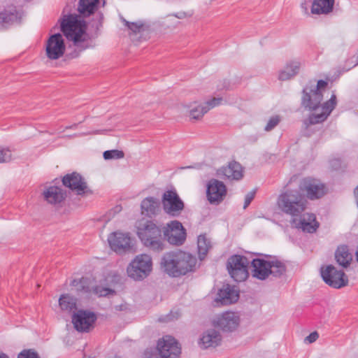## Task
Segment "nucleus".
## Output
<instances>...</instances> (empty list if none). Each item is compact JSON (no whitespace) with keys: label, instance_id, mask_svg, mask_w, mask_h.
Listing matches in <instances>:
<instances>
[{"label":"nucleus","instance_id":"obj_34","mask_svg":"<svg viewBox=\"0 0 358 358\" xmlns=\"http://www.w3.org/2000/svg\"><path fill=\"white\" fill-rule=\"evenodd\" d=\"M122 22L134 34H139L143 30V24L141 22H129L124 18H122Z\"/></svg>","mask_w":358,"mask_h":358},{"label":"nucleus","instance_id":"obj_2","mask_svg":"<svg viewBox=\"0 0 358 358\" xmlns=\"http://www.w3.org/2000/svg\"><path fill=\"white\" fill-rule=\"evenodd\" d=\"M322 93L315 92L312 87L306 85L301 92V105L310 111H313L304 123L306 126L324 122L336 106V96L333 94L327 101L321 104Z\"/></svg>","mask_w":358,"mask_h":358},{"label":"nucleus","instance_id":"obj_4","mask_svg":"<svg viewBox=\"0 0 358 358\" xmlns=\"http://www.w3.org/2000/svg\"><path fill=\"white\" fill-rule=\"evenodd\" d=\"M259 256H264L271 259H265L264 258H255L250 262L252 269V276L259 280H275L280 278L287 271L285 264L277 259L271 257V255L258 254Z\"/></svg>","mask_w":358,"mask_h":358},{"label":"nucleus","instance_id":"obj_22","mask_svg":"<svg viewBox=\"0 0 358 358\" xmlns=\"http://www.w3.org/2000/svg\"><path fill=\"white\" fill-rule=\"evenodd\" d=\"M217 173L231 180H239L243 177V167L236 161L230 162L227 166L222 167L218 170Z\"/></svg>","mask_w":358,"mask_h":358},{"label":"nucleus","instance_id":"obj_11","mask_svg":"<svg viewBox=\"0 0 358 358\" xmlns=\"http://www.w3.org/2000/svg\"><path fill=\"white\" fill-rule=\"evenodd\" d=\"M320 274L324 282L329 286L340 289L348 284V278L342 270H338L332 264L320 268Z\"/></svg>","mask_w":358,"mask_h":358},{"label":"nucleus","instance_id":"obj_45","mask_svg":"<svg viewBox=\"0 0 358 358\" xmlns=\"http://www.w3.org/2000/svg\"><path fill=\"white\" fill-rule=\"evenodd\" d=\"M313 2L312 0H302L301 8L306 14H308V4Z\"/></svg>","mask_w":358,"mask_h":358},{"label":"nucleus","instance_id":"obj_55","mask_svg":"<svg viewBox=\"0 0 358 358\" xmlns=\"http://www.w3.org/2000/svg\"><path fill=\"white\" fill-rule=\"evenodd\" d=\"M115 209L116 212H119L121 210V207L117 206L115 208Z\"/></svg>","mask_w":358,"mask_h":358},{"label":"nucleus","instance_id":"obj_36","mask_svg":"<svg viewBox=\"0 0 358 358\" xmlns=\"http://www.w3.org/2000/svg\"><path fill=\"white\" fill-rule=\"evenodd\" d=\"M280 122V117L279 115H275V116L271 117L268 120V121L264 128V130L266 131H271L279 124Z\"/></svg>","mask_w":358,"mask_h":358},{"label":"nucleus","instance_id":"obj_8","mask_svg":"<svg viewBox=\"0 0 358 358\" xmlns=\"http://www.w3.org/2000/svg\"><path fill=\"white\" fill-rule=\"evenodd\" d=\"M303 196L310 201L322 198L327 194L325 185L319 179L306 177L300 180L298 189Z\"/></svg>","mask_w":358,"mask_h":358},{"label":"nucleus","instance_id":"obj_3","mask_svg":"<svg viewBox=\"0 0 358 358\" xmlns=\"http://www.w3.org/2000/svg\"><path fill=\"white\" fill-rule=\"evenodd\" d=\"M162 269L171 277H179L194 271L196 259L182 250L166 252L161 259Z\"/></svg>","mask_w":358,"mask_h":358},{"label":"nucleus","instance_id":"obj_44","mask_svg":"<svg viewBox=\"0 0 358 358\" xmlns=\"http://www.w3.org/2000/svg\"><path fill=\"white\" fill-rule=\"evenodd\" d=\"M330 165L334 170H338L341 168V161L339 159H334L330 161Z\"/></svg>","mask_w":358,"mask_h":358},{"label":"nucleus","instance_id":"obj_48","mask_svg":"<svg viewBox=\"0 0 358 358\" xmlns=\"http://www.w3.org/2000/svg\"><path fill=\"white\" fill-rule=\"evenodd\" d=\"M354 196L355 197L356 203H357V206L358 208V185L354 189Z\"/></svg>","mask_w":358,"mask_h":358},{"label":"nucleus","instance_id":"obj_39","mask_svg":"<svg viewBox=\"0 0 358 358\" xmlns=\"http://www.w3.org/2000/svg\"><path fill=\"white\" fill-rule=\"evenodd\" d=\"M222 101V98L221 97H215L213 98L211 100L208 101L206 102L205 106L203 107H206L207 108H213L217 106H219Z\"/></svg>","mask_w":358,"mask_h":358},{"label":"nucleus","instance_id":"obj_17","mask_svg":"<svg viewBox=\"0 0 358 358\" xmlns=\"http://www.w3.org/2000/svg\"><path fill=\"white\" fill-rule=\"evenodd\" d=\"M23 12L14 5H10L0 10V31H5L15 24L22 22Z\"/></svg>","mask_w":358,"mask_h":358},{"label":"nucleus","instance_id":"obj_35","mask_svg":"<svg viewBox=\"0 0 358 358\" xmlns=\"http://www.w3.org/2000/svg\"><path fill=\"white\" fill-rule=\"evenodd\" d=\"M17 358H41L38 353L34 349H25L21 351Z\"/></svg>","mask_w":358,"mask_h":358},{"label":"nucleus","instance_id":"obj_28","mask_svg":"<svg viewBox=\"0 0 358 358\" xmlns=\"http://www.w3.org/2000/svg\"><path fill=\"white\" fill-rule=\"evenodd\" d=\"M301 67V62L299 61H291L287 63L282 70L279 72L278 79L280 80H287L299 73Z\"/></svg>","mask_w":358,"mask_h":358},{"label":"nucleus","instance_id":"obj_37","mask_svg":"<svg viewBox=\"0 0 358 358\" xmlns=\"http://www.w3.org/2000/svg\"><path fill=\"white\" fill-rule=\"evenodd\" d=\"M94 292L99 296H106L110 294L115 293V291L109 288L96 286L94 289Z\"/></svg>","mask_w":358,"mask_h":358},{"label":"nucleus","instance_id":"obj_24","mask_svg":"<svg viewBox=\"0 0 358 358\" xmlns=\"http://www.w3.org/2000/svg\"><path fill=\"white\" fill-rule=\"evenodd\" d=\"M141 213L145 216L152 217L160 211V202L154 197H147L141 203Z\"/></svg>","mask_w":358,"mask_h":358},{"label":"nucleus","instance_id":"obj_27","mask_svg":"<svg viewBox=\"0 0 358 358\" xmlns=\"http://www.w3.org/2000/svg\"><path fill=\"white\" fill-rule=\"evenodd\" d=\"M335 0H313L310 12L315 15H327L332 12Z\"/></svg>","mask_w":358,"mask_h":358},{"label":"nucleus","instance_id":"obj_52","mask_svg":"<svg viewBox=\"0 0 358 358\" xmlns=\"http://www.w3.org/2000/svg\"><path fill=\"white\" fill-rule=\"evenodd\" d=\"M171 320V318L170 315H166V320H162L161 318H159V321H164V322H168V321H170Z\"/></svg>","mask_w":358,"mask_h":358},{"label":"nucleus","instance_id":"obj_54","mask_svg":"<svg viewBox=\"0 0 358 358\" xmlns=\"http://www.w3.org/2000/svg\"><path fill=\"white\" fill-rule=\"evenodd\" d=\"M105 130H103V131H104ZM102 131H99V130H96L94 131H93L92 133L94 134H102L101 132Z\"/></svg>","mask_w":358,"mask_h":358},{"label":"nucleus","instance_id":"obj_16","mask_svg":"<svg viewBox=\"0 0 358 358\" xmlns=\"http://www.w3.org/2000/svg\"><path fill=\"white\" fill-rule=\"evenodd\" d=\"M157 349L162 358H179L181 348L175 338L165 336L157 342Z\"/></svg>","mask_w":358,"mask_h":358},{"label":"nucleus","instance_id":"obj_42","mask_svg":"<svg viewBox=\"0 0 358 358\" xmlns=\"http://www.w3.org/2000/svg\"><path fill=\"white\" fill-rule=\"evenodd\" d=\"M59 306L62 310H67V294H63L59 299Z\"/></svg>","mask_w":358,"mask_h":358},{"label":"nucleus","instance_id":"obj_26","mask_svg":"<svg viewBox=\"0 0 358 358\" xmlns=\"http://www.w3.org/2000/svg\"><path fill=\"white\" fill-rule=\"evenodd\" d=\"M334 256L337 264L344 268H348L352 261V255L347 245L338 246Z\"/></svg>","mask_w":358,"mask_h":358},{"label":"nucleus","instance_id":"obj_38","mask_svg":"<svg viewBox=\"0 0 358 358\" xmlns=\"http://www.w3.org/2000/svg\"><path fill=\"white\" fill-rule=\"evenodd\" d=\"M12 159L10 150L7 148L0 149V163L9 162Z\"/></svg>","mask_w":358,"mask_h":358},{"label":"nucleus","instance_id":"obj_18","mask_svg":"<svg viewBox=\"0 0 358 358\" xmlns=\"http://www.w3.org/2000/svg\"><path fill=\"white\" fill-rule=\"evenodd\" d=\"M227 194V187L223 182L211 179L207 185L206 195L212 204H218L224 200Z\"/></svg>","mask_w":358,"mask_h":358},{"label":"nucleus","instance_id":"obj_57","mask_svg":"<svg viewBox=\"0 0 358 358\" xmlns=\"http://www.w3.org/2000/svg\"><path fill=\"white\" fill-rule=\"evenodd\" d=\"M68 198H69V199L70 198V192H69Z\"/></svg>","mask_w":358,"mask_h":358},{"label":"nucleus","instance_id":"obj_19","mask_svg":"<svg viewBox=\"0 0 358 358\" xmlns=\"http://www.w3.org/2000/svg\"><path fill=\"white\" fill-rule=\"evenodd\" d=\"M213 324L222 331L231 332L238 326L239 317L234 312H226L217 316Z\"/></svg>","mask_w":358,"mask_h":358},{"label":"nucleus","instance_id":"obj_5","mask_svg":"<svg viewBox=\"0 0 358 358\" xmlns=\"http://www.w3.org/2000/svg\"><path fill=\"white\" fill-rule=\"evenodd\" d=\"M136 228L139 239L149 250L160 253L166 249L163 230L153 221L143 220L138 223Z\"/></svg>","mask_w":358,"mask_h":358},{"label":"nucleus","instance_id":"obj_6","mask_svg":"<svg viewBox=\"0 0 358 358\" xmlns=\"http://www.w3.org/2000/svg\"><path fill=\"white\" fill-rule=\"evenodd\" d=\"M60 29L62 33H56L50 35L46 42V55L50 59H57L61 57L65 52L66 45L62 35L67 38V14L65 13V8L62 13L60 22Z\"/></svg>","mask_w":358,"mask_h":358},{"label":"nucleus","instance_id":"obj_51","mask_svg":"<svg viewBox=\"0 0 358 358\" xmlns=\"http://www.w3.org/2000/svg\"><path fill=\"white\" fill-rule=\"evenodd\" d=\"M0 358H9V357L6 354L0 352Z\"/></svg>","mask_w":358,"mask_h":358},{"label":"nucleus","instance_id":"obj_31","mask_svg":"<svg viewBox=\"0 0 358 358\" xmlns=\"http://www.w3.org/2000/svg\"><path fill=\"white\" fill-rule=\"evenodd\" d=\"M87 48L85 43H81L80 45H69V59L76 58L79 56L80 53Z\"/></svg>","mask_w":358,"mask_h":358},{"label":"nucleus","instance_id":"obj_7","mask_svg":"<svg viewBox=\"0 0 358 358\" xmlns=\"http://www.w3.org/2000/svg\"><path fill=\"white\" fill-rule=\"evenodd\" d=\"M83 15L76 13H69V41L75 45L85 43L89 35L87 33V22Z\"/></svg>","mask_w":358,"mask_h":358},{"label":"nucleus","instance_id":"obj_23","mask_svg":"<svg viewBox=\"0 0 358 358\" xmlns=\"http://www.w3.org/2000/svg\"><path fill=\"white\" fill-rule=\"evenodd\" d=\"M200 341L201 347L203 349L215 348L220 345L222 336L216 330L210 329L203 333Z\"/></svg>","mask_w":358,"mask_h":358},{"label":"nucleus","instance_id":"obj_47","mask_svg":"<svg viewBox=\"0 0 358 358\" xmlns=\"http://www.w3.org/2000/svg\"><path fill=\"white\" fill-rule=\"evenodd\" d=\"M173 15L178 19H183L186 17V13L185 12H180V13L173 14Z\"/></svg>","mask_w":358,"mask_h":358},{"label":"nucleus","instance_id":"obj_25","mask_svg":"<svg viewBox=\"0 0 358 358\" xmlns=\"http://www.w3.org/2000/svg\"><path fill=\"white\" fill-rule=\"evenodd\" d=\"M100 0H79L77 11L84 17L93 15L99 8Z\"/></svg>","mask_w":358,"mask_h":358},{"label":"nucleus","instance_id":"obj_49","mask_svg":"<svg viewBox=\"0 0 358 358\" xmlns=\"http://www.w3.org/2000/svg\"><path fill=\"white\" fill-rule=\"evenodd\" d=\"M103 15L101 13H99V24L96 26V29L98 30L99 27H101L102 26V20H103Z\"/></svg>","mask_w":358,"mask_h":358},{"label":"nucleus","instance_id":"obj_46","mask_svg":"<svg viewBox=\"0 0 358 358\" xmlns=\"http://www.w3.org/2000/svg\"><path fill=\"white\" fill-rule=\"evenodd\" d=\"M82 280H73L71 282V285L73 287H77L78 290H81L84 289V286L81 285Z\"/></svg>","mask_w":358,"mask_h":358},{"label":"nucleus","instance_id":"obj_15","mask_svg":"<svg viewBox=\"0 0 358 358\" xmlns=\"http://www.w3.org/2000/svg\"><path fill=\"white\" fill-rule=\"evenodd\" d=\"M164 212L171 217H178L185 208V203L176 190L166 191L162 198Z\"/></svg>","mask_w":358,"mask_h":358},{"label":"nucleus","instance_id":"obj_13","mask_svg":"<svg viewBox=\"0 0 358 358\" xmlns=\"http://www.w3.org/2000/svg\"><path fill=\"white\" fill-rule=\"evenodd\" d=\"M97 320L96 315L90 310L79 309L74 312L71 322L74 329L80 333H88L94 328Z\"/></svg>","mask_w":358,"mask_h":358},{"label":"nucleus","instance_id":"obj_53","mask_svg":"<svg viewBox=\"0 0 358 358\" xmlns=\"http://www.w3.org/2000/svg\"><path fill=\"white\" fill-rule=\"evenodd\" d=\"M358 65V55L355 57V62L353 66H356Z\"/></svg>","mask_w":358,"mask_h":358},{"label":"nucleus","instance_id":"obj_41","mask_svg":"<svg viewBox=\"0 0 358 358\" xmlns=\"http://www.w3.org/2000/svg\"><path fill=\"white\" fill-rule=\"evenodd\" d=\"M328 83L327 81L323 80H320L317 81L316 85H310L315 92L322 93L321 89H324L327 86Z\"/></svg>","mask_w":358,"mask_h":358},{"label":"nucleus","instance_id":"obj_12","mask_svg":"<svg viewBox=\"0 0 358 358\" xmlns=\"http://www.w3.org/2000/svg\"><path fill=\"white\" fill-rule=\"evenodd\" d=\"M164 240L173 245H182L187 238L186 229L178 220H172L163 228Z\"/></svg>","mask_w":358,"mask_h":358},{"label":"nucleus","instance_id":"obj_14","mask_svg":"<svg viewBox=\"0 0 358 358\" xmlns=\"http://www.w3.org/2000/svg\"><path fill=\"white\" fill-rule=\"evenodd\" d=\"M108 241L110 248L120 255L131 252L134 247L133 240L127 232L114 231L109 234Z\"/></svg>","mask_w":358,"mask_h":358},{"label":"nucleus","instance_id":"obj_50","mask_svg":"<svg viewBox=\"0 0 358 358\" xmlns=\"http://www.w3.org/2000/svg\"><path fill=\"white\" fill-rule=\"evenodd\" d=\"M62 183H63L64 186L67 187V174L64 175L62 177Z\"/></svg>","mask_w":358,"mask_h":358},{"label":"nucleus","instance_id":"obj_43","mask_svg":"<svg viewBox=\"0 0 358 358\" xmlns=\"http://www.w3.org/2000/svg\"><path fill=\"white\" fill-rule=\"evenodd\" d=\"M319 337V334L317 331H313L310 333L308 336L306 337L305 341H307L309 343H312L315 342Z\"/></svg>","mask_w":358,"mask_h":358},{"label":"nucleus","instance_id":"obj_33","mask_svg":"<svg viewBox=\"0 0 358 358\" xmlns=\"http://www.w3.org/2000/svg\"><path fill=\"white\" fill-rule=\"evenodd\" d=\"M209 110V108L203 107V106H199L192 108L189 111V116L194 120H199Z\"/></svg>","mask_w":358,"mask_h":358},{"label":"nucleus","instance_id":"obj_1","mask_svg":"<svg viewBox=\"0 0 358 358\" xmlns=\"http://www.w3.org/2000/svg\"><path fill=\"white\" fill-rule=\"evenodd\" d=\"M279 209L286 215L292 216V223L298 229H301L308 233H314L320 226L313 213H307L303 215L300 220L296 217H301L308 206V201L298 189H287L281 193L277 201Z\"/></svg>","mask_w":358,"mask_h":358},{"label":"nucleus","instance_id":"obj_10","mask_svg":"<svg viewBox=\"0 0 358 358\" xmlns=\"http://www.w3.org/2000/svg\"><path fill=\"white\" fill-rule=\"evenodd\" d=\"M249 259L243 255H234L227 262V268L231 277L236 282H243L249 277Z\"/></svg>","mask_w":358,"mask_h":358},{"label":"nucleus","instance_id":"obj_32","mask_svg":"<svg viewBox=\"0 0 358 358\" xmlns=\"http://www.w3.org/2000/svg\"><path fill=\"white\" fill-rule=\"evenodd\" d=\"M103 157L106 160L118 159L124 157V153L122 150H110L103 152Z\"/></svg>","mask_w":358,"mask_h":358},{"label":"nucleus","instance_id":"obj_21","mask_svg":"<svg viewBox=\"0 0 358 358\" xmlns=\"http://www.w3.org/2000/svg\"><path fill=\"white\" fill-rule=\"evenodd\" d=\"M43 196L48 203L56 205L64 201L66 194L60 187L52 185L45 188Z\"/></svg>","mask_w":358,"mask_h":358},{"label":"nucleus","instance_id":"obj_29","mask_svg":"<svg viewBox=\"0 0 358 358\" xmlns=\"http://www.w3.org/2000/svg\"><path fill=\"white\" fill-rule=\"evenodd\" d=\"M218 298L222 305H229L236 302L238 300V293L227 285L225 288L219 290Z\"/></svg>","mask_w":358,"mask_h":358},{"label":"nucleus","instance_id":"obj_9","mask_svg":"<svg viewBox=\"0 0 358 358\" xmlns=\"http://www.w3.org/2000/svg\"><path fill=\"white\" fill-rule=\"evenodd\" d=\"M152 259L149 255H140L129 264L127 272L134 280H142L147 278L152 271Z\"/></svg>","mask_w":358,"mask_h":358},{"label":"nucleus","instance_id":"obj_40","mask_svg":"<svg viewBox=\"0 0 358 358\" xmlns=\"http://www.w3.org/2000/svg\"><path fill=\"white\" fill-rule=\"evenodd\" d=\"M256 194V191L254 189L248 192L245 196V201L243 205V208L245 209L254 199Z\"/></svg>","mask_w":358,"mask_h":358},{"label":"nucleus","instance_id":"obj_30","mask_svg":"<svg viewBox=\"0 0 358 358\" xmlns=\"http://www.w3.org/2000/svg\"><path fill=\"white\" fill-rule=\"evenodd\" d=\"M210 247V242L207 239L205 235H200L197 240V249L199 257L203 260L206 256Z\"/></svg>","mask_w":358,"mask_h":358},{"label":"nucleus","instance_id":"obj_56","mask_svg":"<svg viewBox=\"0 0 358 358\" xmlns=\"http://www.w3.org/2000/svg\"><path fill=\"white\" fill-rule=\"evenodd\" d=\"M73 126H69V129H71Z\"/></svg>","mask_w":358,"mask_h":358},{"label":"nucleus","instance_id":"obj_20","mask_svg":"<svg viewBox=\"0 0 358 358\" xmlns=\"http://www.w3.org/2000/svg\"><path fill=\"white\" fill-rule=\"evenodd\" d=\"M69 190L75 192L78 196H88L93 194L85 178L77 172L69 173Z\"/></svg>","mask_w":358,"mask_h":358}]
</instances>
